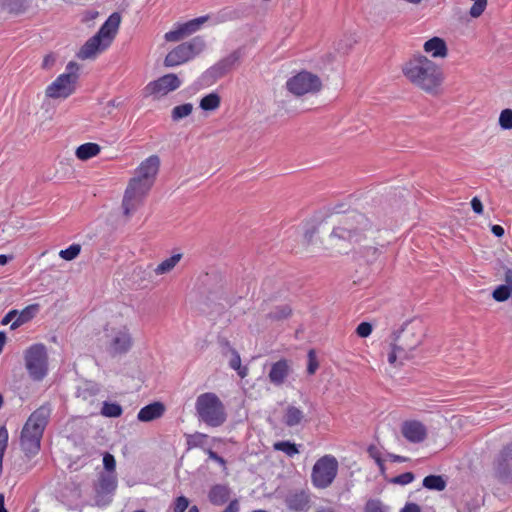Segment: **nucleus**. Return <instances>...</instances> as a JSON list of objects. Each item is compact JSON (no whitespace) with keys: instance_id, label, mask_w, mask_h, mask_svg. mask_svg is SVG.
<instances>
[{"instance_id":"nucleus-1","label":"nucleus","mask_w":512,"mask_h":512,"mask_svg":"<svg viewBox=\"0 0 512 512\" xmlns=\"http://www.w3.org/2000/svg\"><path fill=\"white\" fill-rule=\"evenodd\" d=\"M331 222L333 228L325 240V249L333 253H348L355 244L374 234L370 220L356 211L331 217Z\"/></svg>"},{"instance_id":"nucleus-2","label":"nucleus","mask_w":512,"mask_h":512,"mask_svg":"<svg viewBox=\"0 0 512 512\" xmlns=\"http://www.w3.org/2000/svg\"><path fill=\"white\" fill-rule=\"evenodd\" d=\"M408 81L430 95H438L444 80L441 67L426 56L418 55L402 67Z\"/></svg>"},{"instance_id":"nucleus-3","label":"nucleus","mask_w":512,"mask_h":512,"mask_svg":"<svg viewBox=\"0 0 512 512\" xmlns=\"http://www.w3.org/2000/svg\"><path fill=\"white\" fill-rule=\"evenodd\" d=\"M425 337V329L420 323L405 324L395 334L388 353V362L393 366H401L413 358V351L419 347Z\"/></svg>"},{"instance_id":"nucleus-4","label":"nucleus","mask_w":512,"mask_h":512,"mask_svg":"<svg viewBox=\"0 0 512 512\" xmlns=\"http://www.w3.org/2000/svg\"><path fill=\"white\" fill-rule=\"evenodd\" d=\"M52 408L46 403L37 408L27 419L20 437L22 450L27 456L35 455L40 449L44 430L49 422Z\"/></svg>"},{"instance_id":"nucleus-5","label":"nucleus","mask_w":512,"mask_h":512,"mask_svg":"<svg viewBox=\"0 0 512 512\" xmlns=\"http://www.w3.org/2000/svg\"><path fill=\"white\" fill-rule=\"evenodd\" d=\"M195 410L199 421L209 427H220L227 420L224 404L212 392H206L197 397Z\"/></svg>"},{"instance_id":"nucleus-6","label":"nucleus","mask_w":512,"mask_h":512,"mask_svg":"<svg viewBox=\"0 0 512 512\" xmlns=\"http://www.w3.org/2000/svg\"><path fill=\"white\" fill-rule=\"evenodd\" d=\"M79 65L70 61L66 66V72L60 74L50 85L47 86L45 94L49 98H68L76 90L79 78Z\"/></svg>"},{"instance_id":"nucleus-7","label":"nucleus","mask_w":512,"mask_h":512,"mask_svg":"<svg viewBox=\"0 0 512 512\" xmlns=\"http://www.w3.org/2000/svg\"><path fill=\"white\" fill-rule=\"evenodd\" d=\"M25 368L33 381L43 380L48 373V353L44 344L37 343L24 351Z\"/></svg>"},{"instance_id":"nucleus-8","label":"nucleus","mask_w":512,"mask_h":512,"mask_svg":"<svg viewBox=\"0 0 512 512\" xmlns=\"http://www.w3.org/2000/svg\"><path fill=\"white\" fill-rule=\"evenodd\" d=\"M206 47V43L203 37L196 36L190 41L179 44L177 47L172 49L164 59V65L166 67H175L186 63L199 55Z\"/></svg>"},{"instance_id":"nucleus-9","label":"nucleus","mask_w":512,"mask_h":512,"mask_svg":"<svg viewBox=\"0 0 512 512\" xmlns=\"http://www.w3.org/2000/svg\"><path fill=\"white\" fill-rule=\"evenodd\" d=\"M338 473V461L332 455L319 458L312 468L311 480L316 488L329 487Z\"/></svg>"},{"instance_id":"nucleus-10","label":"nucleus","mask_w":512,"mask_h":512,"mask_svg":"<svg viewBox=\"0 0 512 512\" xmlns=\"http://www.w3.org/2000/svg\"><path fill=\"white\" fill-rule=\"evenodd\" d=\"M286 88L295 96H303L319 92L322 88V81L316 74L301 71L287 80Z\"/></svg>"},{"instance_id":"nucleus-11","label":"nucleus","mask_w":512,"mask_h":512,"mask_svg":"<svg viewBox=\"0 0 512 512\" xmlns=\"http://www.w3.org/2000/svg\"><path fill=\"white\" fill-rule=\"evenodd\" d=\"M240 59V52L233 51L208 68L201 76L204 85L210 86L233 70Z\"/></svg>"},{"instance_id":"nucleus-12","label":"nucleus","mask_w":512,"mask_h":512,"mask_svg":"<svg viewBox=\"0 0 512 512\" xmlns=\"http://www.w3.org/2000/svg\"><path fill=\"white\" fill-rule=\"evenodd\" d=\"M150 189L136 180H130L125 190L122 207L125 216L133 214L143 203Z\"/></svg>"},{"instance_id":"nucleus-13","label":"nucleus","mask_w":512,"mask_h":512,"mask_svg":"<svg viewBox=\"0 0 512 512\" xmlns=\"http://www.w3.org/2000/svg\"><path fill=\"white\" fill-rule=\"evenodd\" d=\"M132 336L127 327L112 329L107 343L108 353L115 357L118 355L126 354L132 347Z\"/></svg>"},{"instance_id":"nucleus-14","label":"nucleus","mask_w":512,"mask_h":512,"mask_svg":"<svg viewBox=\"0 0 512 512\" xmlns=\"http://www.w3.org/2000/svg\"><path fill=\"white\" fill-rule=\"evenodd\" d=\"M181 86V80L176 74H166L157 80H154L144 88L145 96H155L156 98L167 95Z\"/></svg>"},{"instance_id":"nucleus-15","label":"nucleus","mask_w":512,"mask_h":512,"mask_svg":"<svg viewBox=\"0 0 512 512\" xmlns=\"http://www.w3.org/2000/svg\"><path fill=\"white\" fill-rule=\"evenodd\" d=\"M160 167V158L157 155H151L145 159L136 170L135 176L131 180L138 181L141 185L151 189Z\"/></svg>"},{"instance_id":"nucleus-16","label":"nucleus","mask_w":512,"mask_h":512,"mask_svg":"<svg viewBox=\"0 0 512 512\" xmlns=\"http://www.w3.org/2000/svg\"><path fill=\"white\" fill-rule=\"evenodd\" d=\"M496 477L504 483H512V444L505 446L495 461Z\"/></svg>"},{"instance_id":"nucleus-17","label":"nucleus","mask_w":512,"mask_h":512,"mask_svg":"<svg viewBox=\"0 0 512 512\" xmlns=\"http://www.w3.org/2000/svg\"><path fill=\"white\" fill-rule=\"evenodd\" d=\"M284 502L286 507L293 512H307L311 507L310 494L305 490L290 491Z\"/></svg>"},{"instance_id":"nucleus-18","label":"nucleus","mask_w":512,"mask_h":512,"mask_svg":"<svg viewBox=\"0 0 512 512\" xmlns=\"http://www.w3.org/2000/svg\"><path fill=\"white\" fill-rule=\"evenodd\" d=\"M401 433L411 443H421L427 438L426 426L417 420L403 422Z\"/></svg>"},{"instance_id":"nucleus-19","label":"nucleus","mask_w":512,"mask_h":512,"mask_svg":"<svg viewBox=\"0 0 512 512\" xmlns=\"http://www.w3.org/2000/svg\"><path fill=\"white\" fill-rule=\"evenodd\" d=\"M120 23H121L120 14L118 12H114L108 17V19L100 27V29L98 30L96 35H98L101 39H103V41L105 42V45H108V47H109L117 34Z\"/></svg>"},{"instance_id":"nucleus-20","label":"nucleus","mask_w":512,"mask_h":512,"mask_svg":"<svg viewBox=\"0 0 512 512\" xmlns=\"http://www.w3.org/2000/svg\"><path fill=\"white\" fill-rule=\"evenodd\" d=\"M107 48L108 45H105L103 39L95 34L81 47L77 53V57L81 60L94 59L98 53L103 52Z\"/></svg>"},{"instance_id":"nucleus-21","label":"nucleus","mask_w":512,"mask_h":512,"mask_svg":"<svg viewBox=\"0 0 512 512\" xmlns=\"http://www.w3.org/2000/svg\"><path fill=\"white\" fill-rule=\"evenodd\" d=\"M290 365L286 359H281L272 364L268 374L269 381L275 386H280L290 374Z\"/></svg>"},{"instance_id":"nucleus-22","label":"nucleus","mask_w":512,"mask_h":512,"mask_svg":"<svg viewBox=\"0 0 512 512\" xmlns=\"http://www.w3.org/2000/svg\"><path fill=\"white\" fill-rule=\"evenodd\" d=\"M165 412V406L161 402H153L140 409L137 419L140 422H150L159 419Z\"/></svg>"},{"instance_id":"nucleus-23","label":"nucleus","mask_w":512,"mask_h":512,"mask_svg":"<svg viewBox=\"0 0 512 512\" xmlns=\"http://www.w3.org/2000/svg\"><path fill=\"white\" fill-rule=\"evenodd\" d=\"M424 51L431 54L432 57L444 58L447 56L448 49L445 41L440 37H433L424 43Z\"/></svg>"},{"instance_id":"nucleus-24","label":"nucleus","mask_w":512,"mask_h":512,"mask_svg":"<svg viewBox=\"0 0 512 512\" xmlns=\"http://www.w3.org/2000/svg\"><path fill=\"white\" fill-rule=\"evenodd\" d=\"M39 311V305L38 304H31L25 307L23 310L18 311V314L16 316V319L11 323L10 329L16 330L23 324L31 321Z\"/></svg>"},{"instance_id":"nucleus-25","label":"nucleus","mask_w":512,"mask_h":512,"mask_svg":"<svg viewBox=\"0 0 512 512\" xmlns=\"http://www.w3.org/2000/svg\"><path fill=\"white\" fill-rule=\"evenodd\" d=\"M230 497V489L226 485L217 484L214 485L208 494L209 501L213 505H223L225 502L228 501Z\"/></svg>"},{"instance_id":"nucleus-26","label":"nucleus","mask_w":512,"mask_h":512,"mask_svg":"<svg viewBox=\"0 0 512 512\" xmlns=\"http://www.w3.org/2000/svg\"><path fill=\"white\" fill-rule=\"evenodd\" d=\"M117 487L116 476L113 473L101 474L96 486L97 493L110 494Z\"/></svg>"},{"instance_id":"nucleus-27","label":"nucleus","mask_w":512,"mask_h":512,"mask_svg":"<svg viewBox=\"0 0 512 512\" xmlns=\"http://www.w3.org/2000/svg\"><path fill=\"white\" fill-rule=\"evenodd\" d=\"M303 419H304V413L301 409H299L295 406H292V405H289L286 408V411H285V414L283 417V422L285 423L286 426H288V427L297 426L302 422Z\"/></svg>"},{"instance_id":"nucleus-28","label":"nucleus","mask_w":512,"mask_h":512,"mask_svg":"<svg viewBox=\"0 0 512 512\" xmlns=\"http://www.w3.org/2000/svg\"><path fill=\"white\" fill-rule=\"evenodd\" d=\"M100 146L96 143H85L80 145L75 152L76 157L79 160L86 161L92 157L97 156L100 153Z\"/></svg>"},{"instance_id":"nucleus-29","label":"nucleus","mask_w":512,"mask_h":512,"mask_svg":"<svg viewBox=\"0 0 512 512\" xmlns=\"http://www.w3.org/2000/svg\"><path fill=\"white\" fill-rule=\"evenodd\" d=\"M181 258H182L181 253L174 254L171 257L163 260L159 265H157V267H155L153 269V272L156 275H163V274L169 273L170 271H172L175 268V266L179 263Z\"/></svg>"},{"instance_id":"nucleus-30","label":"nucleus","mask_w":512,"mask_h":512,"mask_svg":"<svg viewBox=\"0 0 512 512\" xmlns=\"http://www.w3.org/2000/svg\"><path fill=\"white\" fill-rule=\"evenodd\" d=\"M292 314V308L288 304H282L274 307L266 318L271 321H281L289 318Z\"/></svg>"},{"instance_id":"nucleus-31","label":"nucleus","mask_w":512,"mask_h":512,"mask_svg":"<svg viewBox=\"0 0 512 512\" xmlns=\"http://www.w3.org/2000/svg\"><path fill=\"white\" fill-rule=\"evenodd\" d=\"M100 391L99 386L93 382H86L77 389V397L83 400L94 398Z\"/></svg>"},{"instance_id":"nucleus-32","label":"nucleus","mask_w":512,"mask_h":512,"mask_svg":"<svg viewBox=\"0 0 512 512\" xmlns=\"http://www.w3.org/2000/svg\"><path fill=\"white\" fill-rule=\"evenodd\" d=\"M221 98L217 93H210L204 96L199 103V107L204 111H214L219 108Z\"/></svg>"},{"instance_id":"nucleus-33","label":"nucleus","mask_w":512,"mask_h":512,"mask_svg":"<svg viewBox=\"0 0 512 512\" xmlns=\"http://www.w3.org/2000/svg\"><path fill=\"white\" fill-rule=\"evenodd\" d=\"M2 8L8 13L18 15L26 11L27 3L26 0H3Z\"/></svg>"},{"instance_id":"nucleus-34","label":"nucleus","mask_w":512,"mask_h":512,"mask_svg":"<svg viewBox=\"0 0 512 512\" xmlns=\"http://www.w3.org/2000/svg\"><path fill=\"white\" fill-rule=\"evenodd\" d=\"M423 486L429 490L443 491L446 488V481L440 475H429L424 478Z\"/></svg>"},{"instance_id":"nucleus-35","label":"nucleus","mask_w":512,"mask_h":512,"mask_svg":"<svg viewBox=\"0 0 512 512\" xmlns=\"http://www.w3.org/2000/svg\"><path fill=\"white\" fill-rule=\"evenodd\" d=\"M209 19L208 15L201 16L195 19H192L186 23L180 24L186 36L198 31L200 27L207 22Z\"/></svg>"},{"instance_id":"nucleus-36","label":"nucleus","mask_w":512,"mask_h":512,"mask_svg":"<svg viewBox=\"0 0 512 512\" xmlns=\"http://www.w3.org/2000/svg\"><path fill=\"white\" fill-rule=\"evenodd\" d=\"M153 269L151 265H148L146 267H143V266H137L134 271H133V275L135 277H139V285H143V286H146V283H149L151 282V278H152V273L153 272Z\"/></svg>"},{"instance_id":"nucleus-37","label":"nucleus","mask_w":512,"mask_h":512,"mask_svg":"<svg viewBox=\"0 0 512 512\" xmlns=\"http://www.w3.org/2000/svg\"><path fill=\"white\" fill-rule=\"evenodd\" d=\"M274 450L284 452L287 456L293 457L299 453V449L295 443L290 441H279L274 443Z\"/></svg>"},{"instance_id":"nucleus-38","label":"nucleus","mask_w":512,"mask_h":512,"mask_svg":"<svg viewBox=\"0 0 512 512\" xmlns=\"http://www.w3.org/2000/svg\"><path fill=\"white\" fill-rule=\"evenodd\" d=\"M123 413L122 407L118 403L104 402L101 414L105 417H120Z\"/></svg>"},{"instance_id":"nucleus-39","label":"nucleus","mask_w":512,"mask_h":512,"mask_svg":"<svg viewBox=\"0 0 512 512\" xmlns=\"http://www.w3.org/2000/svg\"><path fill=\"white\" fill-rule=\"evenodd\" d=\"M193 111V105L191 103H185L182 105L175 106L172 109L171 117L174 121H178L182 118L189 116Z\"/></svg>"},{"instance_id":"nucleus-40","label":"nucleus","mask_w":512,"mask_h":512,"mask_svg":"<svg viewBox=\"0 0 512 512\" xmlns=\"http://www.w3.org/2000/svg\"><path fill=\"white\" fill-rule=\"evenodd\" d=\"M207 438L206 434L196 432L195 434L187 436V448L193 449L196 447H203L204 441Z\"/></svg>"},{"instance_id":"nucleus-41","label":"nucleus","mask_w":512,"mask_h":512,"mask_svg":"<svg viewBox=\"0 0 512 512\" xmlns=\"http://www.w3.org/2000/svg\"><path fill=\"white\" fill-rule=\"evenodd\" d=\"M492 297L498 302L506 301L512 297V290L506 285H500L493 291Z\"/></svg>"},{"instance_id":"nucleus-42","label":"nucleus","mask_w":512,"mask_h":512,"mask_svg":"<svg viewBox=\"0 0 512 512\" xmlns=\"http://www.w3.org/2000/svg\"><path fill=\"white\" fill-rule=\"evenodd\" d=\"M81 252V246L79 244H72L68 248L61 250L59 256L67 261L75 259Z\"/></svg>"},{"instance_id":"nucleus-43","label":"nucleus","mask_w":512,"mask_h":512,"mask_svg":"<svg viewBox=\"0 0 512 512\" xmlns=\"http://www.w3.org/2000/svg\"><path fill=\"white\" fill-rule=\"evenodd\" d=\"M499 125L504 130L512 129V109H504L499 116Z\"/></svg>"},{"instance_id":"nucleus-44","label":"nucleus","mask_w":512,"mask_h":512,"mask_svg":"<svg viewBox=\"0 0 512 512\" xmlns=\"http://www.w3.org/2000/svg\"><path fill=\"white\" fill-rule=\"evenodd\" d=\"M388 508L378 499H371L365 505V512H387Z\"/></svg>"},{"instance_id":"nucleus-45","label":"nucleus","mask_w":512,"mask_h":512,"mask_svg":"<svg viewBox=\"0 0 512 512\" xmlns=\"http://www.w3.org/2000/svg\"><path fill=\"white\" fill-rule=\"evenodd\" d=\"M184 37H186V34L180 25H178L176 29L169 31L164 35V38L167 42H178Z\"/></svg>"},{"instance_id":"nucleus-46","label":"nucleus","mask_w":512,"mask_h":512,"mask_svg":"<svg viewBox=\"0 0 512 512\" xmlns=\"http://www.w3.org/2000/svg\"><path fill=\"white\" fill-rule=\"evenodd\" d=\"M319 367V363L316 357V353L314 350H309L308 352V366L307 372L310 375H313Z\"/></svg>"},{"instance_id":"nucleus-47","label":"nucleus","mask_w":512,"mask_h":512,"mask_svg":"<svg viewBox=\"0 0 512 512\" xmlns=\"http://www.w3.org/2000/svg\"><path fill=\"white\" fill-rule=\"evenodd\" d=\"M189 499L185 496H179L174 500L173 512H184L189 507Z\"/></svg>"},{"instance_id":"nucleus-48","label":"nucleus","mask_w":512,"mask_h":512,"mask_svg":"<svg viewBox=\"0 0 512 512\" xmlns=\"http://www.w3.org/2000/svg\"><path fill=\"white\" fill-rule=\"evenodd\" d=\"M414 474L412 472L402 473L392 479V482L399 485H407L414 480Z\"/></svg>"},{"instance_id":"nucleus-49","label":"nucleus","mask_w":512,"mask_h":512,"mask_svg":"<svg viewBox=\"0 0 512 512\" xmlns=\"http://www.w3.org/2000/svg\"><path fill=\"white\" fill-rule=\"evenodd\" d=\"M103 465H104V468L108 471V473H113L114 474V470H115V466H116V461H115V458L112 454L110 453H105L104 456H103Z\"/></svg>"},{"instance_id":"nucleus-50","label":"nucleus","mask_w":512,"mask_h":512,"mask_svg":"<svg viewBox=\"0 0 512 512\" xmlns=\"http://www.w3.org/2000/svg\"><path fill=\"white\" fill-rule=\"evenodd\" d=\"M359 337L366 338L372 333V325L368 322L360 323L356 328Z\"/></svg>"},{"instance_id":"nucleus-51","label":"nucleus","mask_w":512,"mask_h":512,"mask_svg":"<svg viewBox=\"0 0 512 512\" xmlns=\"http://www.w3.org/2000/svg\"><path fill=\"white\" fill-rule=\"evenodd\" d=\"M204 451L207 453L209 459L217 462L218 464H220L221 466H225L226 465V461L223 457L219 456L216 452H214L213 450L211 449H204Z\"/></svg>"},{"instance_id":"nucleus-52","label":"nucleus","mask_w":512,"mask_h":512,"mask_svg":"<svg viewBox=\"0 0 512 512\" xmlns=\"http://www.w3.org/2000/svg\"><path fill=\"white\" fill-rule=\"evenodd\" d=\"M368 452H369L370 456L373 459H375L376 463L382 468L383 467V463H382V460L380 458V453L377 450V448L374 447V446H370L369 449H368Z\"/></svg>"},{"instance_id":"nucleus-53","label":"nucleus","mask_w":512,"mask_h":512,"mask_svg":"<svg viewBox=\"0 0 512 512\" xmlns=\"http://www.w3.org/2000/svg\"><path fill=\"white\" fill-rule=\"evenodd\" d=\"M18 314V310H11L9 311L1 320L2 325H7L10 322H13L16 319V316Z\"/></svg>"},{"instance_id":"nucleus-54","label":"nucleus","mask_w":512,"mask_h":512,"mask_svg":"<svg viewBox=\"0 0 512 512\" xmlns=\"http://www.w3.org/2000/svg\"><path fill=\"white\" fill-rule=\"evenodd\" d=\"M471 207L473 211L477 214H481L483 212V205L479 198L474 197L471 200Z\"/></svg>"},{"instance_id":"nucleus-55","label":"nucleus","mask_w":512,"mask_h":512,"mask_svg":"<svg viewBox=\"0 0 512 512\" xmlns=\"http://www.w3.org/2000/svg\"><path fill=\"white\" fill-rule=\"evenodd\" d=\"M400 512H421V509L416 503H407Z\"/></svg>"},{"instance_id":"nucleus-56","label":"nucleus","mask_w":512,"mask_h":512,"mask_svg":"<svg viewBox=\"0 0 512 512\" xmlns=\"http://www.w3.org/2000/svg\"><path fill=\"white\" fill-rule=\"evenodd\" d=\"M238 511H239L238 501L232 500L222 512H238Z\"/></svg>"},{"instance_id":"nucleus-57","label":"nucleus","mask_w":512,"mask_h":512,"mask_svg":"<svg viewBox=\"0 0 512 512\" xmlns=\"http://www.w3.org/2000/svg\"><path fill=\"white\" fill-rule=\"evenodd\" d=\"M241 366L240 356L236 353L234 357L230 360V367L234 370H239Z\"/></svg>"},{"instance_id":"nucleus-58","label":"nucleus","mask_w":512,"mask_h":512,"mask_svg":"<svg viewBox=\"0 0 512 512\" xmlns=\"http://www.w3.org/2000/svg\"><path fill=\"white\" fill-rule=\"evenodd\" d=\"M491 231L496 237H502L504 235V228L500 225H493Z\"/></svg>"},{"instance_id":"nucleus-59","label":"nucleus","mask_w":512,"mask_h":512,"mask_svg":"<svg viewBox=\"0 0 512 512\" xmlns=\"http://www.w3.org/2000/svg\"><path fill=\"white\" fill-rule=\"evenodd\" d=\"M54 62H55V58L52 55H47L43 60L42 66L44 68H49L50 66H52L54 64Z\"/></svg>"},{"instance_id":"nucleus-60","label":"nucleus","mask_w":512,"mask_h":512,"mask_svg":"<svg viewBox=\"0 0 512 512\" xmlns=\"http://www.w3.org/2000/svg\"><path fill=\"white\" fill-rule=\"evenodd\" d=\"M12 259H13L12 255L0 254V265H6Z\"/></svg>"},{"instance_id":"nucleus-61","label":"nucleus","mask_w":512,"mask_h":512,"mask_svg":"<svg viewBox=\"0 0 512 512\" xmlns=\"http://www.w3.org/2000/svg\"><path fill=\"white\" fill-rule=\"evenodd\" d=\"M6 340H7L6 333L3 331H0V354L3 351Z\"/></svg>"},{"instance_id":"nucleus-62","label":"nucleus","mask_w":512,"mask_h":512,"mask_svg":"<svg viewBox=\"0 0 512 512\" xmlns=\"http://www.w3.org/2000/svg\"><path fill=\"white\" fill-rule=\"evenodd\" d=\"M315 234V229L306 231L304 237L307 243H310L312 241L313 235Z\"/></svg>"},{"instance_id":"nucleus-63","label":"nucleus","mask_w":512,"mask_h":512,"mask_svg":"<svg viewBox=\"0 0 512 512\" xmlns=\"http://www.w3.org/2000/svg\"><path fill=\"white\" fill-rule=\"evenodd\" d=\"M389 457L393 462H404L406 460L405 457L395 455V454H390Z\"/></svg>"},{"instance_id":"nucleus-64","label":"nucleus","mask_w":512,"mask_h":512,"mask_svg":"<svg viewBox=\"0 0 512 512\" xmlns=\"http://www.w3.org/2000/svg\"><path fill=\"white\" fill-rule=\"evenodd\" d=\"M0 512H8L5 508V498L4 494H0Z\"/></svg>"}]
</instances>
